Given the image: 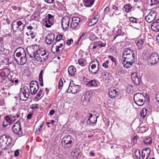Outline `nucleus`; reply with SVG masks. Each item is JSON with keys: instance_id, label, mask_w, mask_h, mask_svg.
Here are the masks:
<instances>
[{"instance_id": "obj_1", "label": "nucleus", "mask_w": 159, "mask_h": 159, "mask_svg": "<svg viewBox=\"0 0 159 159\" xmlns=\"http://www.w3.org/2000/svg\"><path fill=\"white\" fill-rule=\"evenodd\" d=\"M27 51L31 58L34 57L37 61L44 62L48 59V54L44 49L40 48L39 45L34 44L27 48Z\"/></svg>"}, {"instance_id": "obj_2", "label": "nucleus", "mask_w": 159, "mask_h": 159, "mask_svg": "<svg viewBox=\"0 0 159 159\" xmlns=\"http://www.w3.org/2000/svg\"><path fill=\"white\" fill-rule=\"evenodd\" d=\"M16 57L14 56L15 60L20 65L24 64L26 61V54L24 49L21 47H18L15 52Z\"/></svg>"}, {"instance_id": "obj_3", "label": "nucleus", "mask_w": 159, "mask_h": 159, "mask_svg": "<svg viewBox=\"0 0 159 159\" xmlns=\"http://www.w3.org/2000/svg\"><path fill=\"white\" fill-rule=\"evenodd\" d=\"M62 43H57V42L55 43L52 45V51L54 53L57 55H60L62 53V50L64 48V46L65 42L64 40H62Z\"/></svg>"}, {"instance_id": "obj_4", "label": "nucleus", "mask_w": 159, "mask_h": 159, "mask_svg": "<svg viewBox=\"0 0 159 159\" xmlns=\"http://www.w3.org/2000/svg\"><path fill=\"white\" fill-rule=\"evenodd\" d=\"M124 60L135 62V54L133 50L129 48L125 49L123 53Z\"/></svg>"}, {"instance_id": "obj_5", "label": "nucleus", "mask_w": 159, "mask_h": 159, "mask_svg": "<svg viewBox=\"0 0 159 159\" xmlns=\"http://www.w3.org/2000/svg\"><path fill=\"white\" fill-rule=\"evenodd\" d=\"M89 72L93 75L98 73L99 71V64L98 60L97 59L94 60L90 64L89 68Z\"/></svg>"}, {"instance_id": "obj_6", "label": "nucleus", "mask_w": 159, "mask_h": 159, "mask_svg": "<svg viewBox=\"0 0 159 159\" xmlns=\"http://www.w3.org/2000/svg\"><path fill=\"white\" fill-rule=\"evenodd\" d=\"M73 139L70 135L65 136L62 139L61 143L64 145L65 148L67 149L70 148L73 145Z\"/></svg>"}, {"instance_id": "obj_7", "label": "nucleus", "mask_w": 159, "mask_h": 159, "mask_svg": "<svg viewBox=\"0 0 159 159\" xmlns=\"http://www.w3.org/2000/svg\"><path fill=\"white\" fill-rule=\"evenodd\" d=\"M134 99L135 103L139 106H142L145 102V98L142 93H138L134 95Z\"/></svg>"}, {"instance_id": "obj_8", "label": "nucleus", "mask_w": 159, "mask_h": 159, "mask_svg": "<svg viewBox=\"0 0 159 159\" xmlns=\"http://www.w3.org/2000/svg\"><path fill=\"white\" fill-rule=\"evenodd\" d=\"M25 24L20 20H14L12 23V26L14 31H21L23 29Z\"/></svg>"}, {"instance_id": "obj_9", "label": "nucleus", "mask_w": 159, "mask_h": 159, "mask_svg": "<svg viewBox=\"0 0 159 159\" xmlns=\"http://www.w3.org/2000/svg\"><path fill=\"white\" fill-rule=\"evenodd\" d=\"M11 141V137L5 134L3 135L0 138V147L4 146L5 145L7 146L9 145L11 143L10 142Z\"/></svg>"}, {"instance_id": "obj_10", "label": "nucleus", "mask_w": 159, "mask_h": 159, "mask_svg": "<svg viewBox=\"0 0 159 159\" xmlns=\"http://www.w3.org/2000/svg\"><path fill=\"white\" fill-rule=\"evenodd\" d=\"M12 129L14 133L18 136H22V131L20 126V123L19 121L16 122L13 126Z\"/></svg>"}, {"instance_id": "obj_11", "label": "nucleus", "mask_w": 159, "mask_h": 159, "mask_svg": "<svg viewBox=\"0 0 159 159\" xmlns=\"http://www.w3.org/2000/svg\"><path fill=\"white\" fill-rule=\"evenodd\" d=\"M80 18L78 17L73 18L71 23H70V27L73 29H77L80 27L79 23L80 22Z\"/></svg>"}, {"instance_id": "obj_12", "label": "nucleus", "mask_w": 159, "mask_h": 159, "mask_svg": "<svg viewBox=\"0 0 159 159\" xmlns=\"http://www.w3.org/2000/svg\"><path fill=\"white\" fill-rule=\"evenodd\" d=\"M157 15L156 12L154 11H151L145 17L147 22L150 23L152 22L156 18Z\"/></svg>"}, {"instance_id": "obj_13", "label": "nucleus", "mask_w": 159, "mask_h": 159, "mask_svg": "<svg viewBox=\"0 0 159 159\" xmlns=\"http://www.w3.org/2000/svg\"><path fill=\"white\" fill-rule=\"evenodd\" d=\"M30 89L31 94L34 95L36 93L39 89V85L36 81H32L30 84Z\"/></svg>"}, {"instance_id": "obj_14", "label": "nucleus", "mask_w": 159, "mask_h": 159, "mask_svg": "<svg viewBox=\"0 0 159 159\" xmlns=\"http://www.w3.org/2000/svg\"><path fill=\"white\" fill-rule=\"evenodd\" d=\"M70 17L68 16H64L61 20V25L63 29H66L69 26Z\"/></svg>"}, {"instance_id": "obj_15", "label": "nucleus", "mask_w": 159, "mask_h": 159, "mask_svg": "<svg viewBox=\"0 0 159 159\" xmlns=\"http://www.w3.org/2000/svg\"><path fill=\"white\" fill-rule=\"evenodd\" d=\"M54 16L50 14L47 15V18L45 19V26L47 28H49L53 25Z\"/></svg>"}, {"instance_id": "obj_16", "label": "nucleus", "mask_w": 159, "mask_h": 159, "mask_svg": "<svg viewBox=\"0 0 159 159\" xmlns=\"http://www.w3.org/2000/svg\"><path fill=\"white\" fill-rule=\"evenodd\" d=\"M9 73L10 71L8 68L0 70V77L3 81L8 76Z\"/></svg>"}, {"instance_id": "obj_17", "label": "nucleus", "mask_w": 159, "mask_h": 159, "mask_svg": "<svg viewBox=\"0 0 159 159\" xmlns=\"http://www.w3.org/2000/svg\"><path fill=\"white\" fill-rule=\"evenodd\" d=\"M93 49L94 50L96 48L99 49L100 48L104 47L106 46V43L104 42L101 41H96L93 44Z\"/></svg>"}, {"instance_id": "obj_18", "label": "nucleus", "mask_w": 159, "mask_h": 159, "mask_svg": "<svg viewBox=\"0 0 159 159\" xmlns=\"http://www.w3.org/2000/svg\"><path fill=\"white\" fill-rule=\"evenodd\" d=\"M151 64L152 65L155 64L159 61V56L158 54L155 52L153 53L150 56Z\"/></svg>"}, {"instance_id": "obj_19", "label": "nucleus", "mask_w": 159, "mask_h": 159, "mask_svg": "<svg viewBox=\"0 0 159 159\" xmlns=\"http://www.w3.org/2000/svg\"><path fill=\"white\" fill-rule=\"evenodd\" d=\"M131 79L134 83L135 85H139L140 84V81L139 76L137 73H133L131 75Z\"/></svg>"}, {"instance_id": "obj_20", "label": "nucleus", "mask_w": 159, "mask_h": 159, "mask_svg": "<svg viewBox=\"0 0 159 159\" xmlns=\"http://www.w3.org/2000/svg\"><path fill=\"white\" fill-rule=\"evenodd\" d=\"M99 114L97 113L95 111H91L90 113H88L87 116L88 119H97L99 116Z\"/></svg>"}, {"instance_id": "obj_21", "label": "nucleus", "mask_w": 159, "mask_h": 159, "mask_svg": "<svg viewBox=\"0 0 159 159\" xmlns=\"http://www.w3.org/2000/svg\"><path fill=\"white\" fill-rule=\"evenodd\" d=\"M151 152V149L149 148H146L143 150L142 156L143 159H147Z\"/></svg>"}, {"instance_id": "obj_22", "label": "nucleus", "mask_w": 159, "mask_h": 159, "mask_svg": "<svg viewBox=\"0 0 159 159\" xmlns=\"http://www.w3.org/2000/svg\"><path fill=\"white\" fill-rule=\"evenodd\" d=\"M54 35L53 34H48L45 38L46 42L48 44H51L53 42L54 39Z\"/></svg>"}, {"instance_id": "obj_23", "label": "nucleus", "mask_w": 159, "mask_h": 159, "mask_svg": "<svg viewBox=\"0 0 159 159\" xmlns=\"http://www.w3.org/2000/svg\"><path fill=\"white\" fill-rule=\"evenodd\" d=\"M152 29L156 32L159 31V19L157 20L152 23L151 25Z\"/></svg>"}, {"instance_id": "obj_24", "label": "nucleus", "mask_w": 159, "mask_h": 159, "mask_svg": "<svg viewBox=\"0 0 159 159\" xmlns=\"http://www.w3.org/2000/svg\"><path fill=\"white\" fill-rule=\"evenodd\" d=\"M118 92L115 89L111 88L109 91V95L111 98H114L116 97V95L118 94Z\"/></svg>"}, {"instance_id": "obj_25", "label": "nucleus", "mask_w": 159, "mask_h": 159, "mask_svg": "<svg viewBox=\"0 0 159 159\" xmlns=\"http://www.w3.org/2000/svg\"><path fill=\"white\" fill-rule=\"evenodd\" d=\"M135 62L124 60L122 64L124 67L126 68H130Z\"/></svg>"}, {"instance_id": "obj_26", "label": "nucleus", "mask_w": 159, "mask_h": 159, "mask_svg": "<svg viewBox=\"0 0 159 159\" xmlns=\"http://www.w3.org/2000/svg\"><path fill=\"white\" fill-rule=\"evenodd\" d=\"M99 17L98 15L95 16L89 22L88 25L89 26H91L96 24L98 21Z\"/></svg>"}, {"instance_id": "obj_27", "label": "nucleus", "mask_w": 159, "mask_h": 159, "mask_svg": "<svg viewBox=\"0 0 159 159\" xmlns=\"http://www.w3.org/2000/svg\"><path fill=\"white\" fill-rule=\"evenodd\" d=\"M82 155V153L80 152L79 148L76 149L74 150L73 156L75 157V159H80Z\"/></svg>"}, {"instance_id": "obj_28", "label": "nucleus", "mask_w": 159, "mask_h": 159, "mask_svg": "<svg viewBox=\"0 0 159 159\" xmlns=\"http://www.w3.org/2000/svg\"><path fill=\"white\" fill-rule=\"evenodd\" d=\"M145 39H139L138 40L135 41L136 45L139 49H142L143 44L144 42H145Z\"/></svg>"}, {"instance_id": "obj_29", "label": "nucleus", "mask_w": 159, "mask_h": 159, "mask_svg": "<svg viewBox=\"0 0 159 159\" xmlns=\"http://www.w3.org/2000/svg\"><path fill=\"white\" fill-rule=\"evenodd\" d=\"M98 84V81L95 80H90L86 83V85L90 87H97Z\"/></svg>"}, {"instance_id": "obj_30", "label": "nucleus", "mask_w": 159, "mask_h": 159, "mask_svg": "<svg viewBox=\"0 0 159 159\" xmlns=\"http://www.w3.org/2000/svg\"><path fill=\"white\" fill-rule=\"evenodd\" d=\"M90 97L91 95L90 92L88 91L85 92L83 96V101L84 102V101L87 102H89Z\"/></svg>"}, {"instance_id": "obj_31", "label": "nucleus", "mask_w": 159, "mask_h": 159, "mask_svg": "<svg viewBox=\"0 0 159 159\" xmlns=\"http://www.w3.org/2000/svg\"><path fill=\"white\" fill-rule=\"evenodd\" d=\"M68 72L71 76H73L74 75L76 72V69L73 66H70L68 69Z\"/></svg>"}, {"instance_id": "obj_32", "label": "nucleus", "mask_w": 159, "mask_h": 159, "mask_svg": "<svg viewBox=\"0 0 159 159\" xmlns=\"http://www.w3.org/2000/svg\"><path fill=\"white\" fill-rule=\"evenodd\" d=\"M95 0H84V4L87 7H91L94 3Z\"/></svg>"}, {"instance_id": "obj_33", "label": "nucleus", "mask_w": 159, "mask_h": 159, "mask_svg": "<svg viewBox=\"0 0 159 159\" xmlns=\"http://www.w3.org/2000/svg\"><path fill=\"white\" fill-rule=\"evenodd\" d=\"M20 90V93L29 95L30 94L29 89L26 86H25L23 88H21Z\"/></svg>"}, {"instance_id": "obj_34", "label": "nucleus", "mask_w": 159, "mask_h": 159, "mask_svg": "<svg viewBox=\"0 0 159 159\" xmlns=\"http://www.w3.org/2000/svg\"><path fill=\"white\" fill-rule=\"evenodd\" d=\"M78 62L80 65L82 66H84L87 65L86 60L83 58H80L78 60Z\"/></svg>"}, {"instance_id": "obj_35", "label": "nucleus", "mask_w": 159, "mask_h": 159, "mask_svg": "<svg viewBox=\"0 0 159 159\" xmlns=\"http://www.w3.org/2000/svg\"><path fill=\"white\" fill-rule=\"evenodd\" d=\"M29 95L25 94L22 93L20 92V99L23 101H25L27 100Z\"/></svg>"}, {"instance_id": "obj_36", "label": "nucleus", "mask_w": 159, "mask_h": 159, "mask_svg": "<svg viewBox=\"0 0 159 159\" xmlns=\"http://www.w3.org/2000/svg\"><path fill=\"white\" fill-rule=\"evenodd\" d=\"M97 120H87L86 123L87 125L94 126L97 123Z\"/></svg>"}, {"instance_id": "obj_37", "label": "nucleus", "mask_w": 159, "mask_h": 159, "mask_svg": "<svg viewBox=\"0 0 159 159\" xmlns=\"http://www.w3.org/2000/svg\"><path fill=\"white\" fill-rule=\"evenodd\" d=\"M152 139L150 137H147L143 140V142L145 144H151L152 143Z\"/></svg>"}, {"instance_id": "obj_38", "label": "nucleus", "mask_w": 159, "mask_h": 159, "mask_svg": "<svg viewBox=\"0 0 159 159\" xmlns=\"http://www.w3.org/2000/svg\"><path fill=\"white\" fill-rule=\"evenodd\" d=\"M13 84V80H11L8 81L5 84V87L6 89H7L10 88L12 85H14Z\"/></svg>"}, {"instance_id": "obj_39", "label": "nucleus", "mask_w": 159, "mask_h": 159, "mask_svg": "<svg viewBox=\"0 0 159 159\" xmlns=\"http://www.w3.org/2000/svg\"><path fill=\"white\" fill-rule=\"evenodd\" d=\"M112 8L115 10V11L116 12V13L114 12L112 14V16H113L114 14H115L116 15H118L120 13V11L119 10L118 7H116L115 5H113Z\"/></svg>"}, {"instance_id": "obj_40", "label": "nucleus", "mask_w": 159, "mask_h": 159, "mask_svg": "<svg viewBox=\"0 0 159 159\" xmlns=\"http://www.w3.org/2000/svg\"><path fill=\"white\" fill-rule=\"evenodd\" d=\"M147 113V110L146 108H143L140 113L141 117V118H145Z\"/></svg>"}, {"instance_id": "obj_41", "label": "nucleus", "mask_w": 159, "mask_h": 159, "mask_svg": "<svg viewBox=\"0 0 159 159\" xmlns=\"http://www.w3.org/2000/svg\"><path fill=\"white\" fill-rule=\"evenodd\" d=\"M71 88L73 90V93L75 94L80 90V86L78 85H74L72 87H71Z\"/></svg>"}, {"instance_id": "obj_42", "label": "nucleus", "mask_w": 159, "mask_h": 159, "mask_svg": "<svg viewBox=\"0 0 159 159\" xmlns=\"http://www.w3.org/2000/svg\"><path fill=\"white\" fill-rule=\"evenodd\" d=\"M43 70H41L39 75V84L41 86H43Z\"/></svg>"}, {"instance_id": "obj_43", "label": "nucleus", "mask_w": 159, "mask_h": 159, "mask_svg": "<svg viewBox=\"0 0 159 159\" xmlns=\"http://www.w3.org/2000/svg\"><path fill=\"white\" fill-rule=\"evenodd\" d=\"M124 8L125 9V11L126 12H129L130 11L131 9H132V7L130 4L125 5L124 7Z\"/></svg>"}, {"instance_id": "obj_44", "label": "nucleus", "mask_w": 159, "mask_h": 159, "mask_svg": "<svg viewBox=\"0 0 159 159\" xmlns=\"http://www.w3.org/2000/svg\"><path fill=\"white\" fill-rule=\"evenodd\" d=\"M89 38L90 40L93 41L96 39L97 37L93 33L90 32Z\"/></svg>"}, {"instance_id": "obj_45", "label": "nucleus", "mask_w": 159, "mask_h": 159, "mask_svg": "<svg viewBox=\"0 0 159 159\" xmlns=\"http://www.w3.org/2000/svg\"><path fill=\"white\" fill-rule=\"evenodd\" d=\"M63 37V36L61 35H57L56 39V40L57 41L56 42H57V43H60L59 42H61V43H62V40H63V39H61Z\"/></svg>"}, {"instance_id": "obj_46", "label": "nucleus", "mask_w": 159, "mask_h": 159, "mask_svg": "<svg viewBox=\"0 0 159 159\" xmlns=\"http://www.w3.org/2000/svg\"><path fill=\"white\" fill-rule=\"evenodd\" d=\"M11 123V120H4L3 122V126L6 127Z\"/></svg>"}, {"instance_id": "obj_47", "label": "nucleus", "mask_w": 159, "mask_h": 159, "mask_svg": "<svg viewBox=\"0 0 159 159\" xmlns=\"http://www.w3.org/2000/svg\"><path fill=\"white\" fill-rule=\"evenodd\" d=\"M109 61L107 60L106 62H103L102 63V66L106 69H107L108 68V64L109 63Z\"/></svg>"}, {"instance_id": "obj_48", "label": "nucleus", "mask_w": 159, "mask_h": 159, "mask_svg": "<svg viewBox=\"0 0 159 159\" xmlns=\"http://www.w3.org/2000/svg\"><path fill=\"white\" fill-rule=\"evenodd\" d=\"M135 155L137 159H140V151L139 150H136L135 152Z\"/></svg>"}, {"instance_id": "obj_49", "label": "nucleus", "mask_w": 159, "mask_h": 159, "mask_svg": "<svg viewBox=\"0 0 159 159\" xmlns=\"http://www.w3.org/2000/svg\"><path fill=\"white\" fill-rule=\"evenodd\" d=\"M151 6L156 5L159 3V0H151Z\"/></svg>"}, {"instance_id": "obj_50", "label": "nucleus", "mask_w": 159, "mask_h": 159, "mask_svg": "<svg viewBox=\"0 0 159 159\" xmlns=\"http://www.w3.org/2000/svg\"><path fill=\"white\" fill-rule=\"evenodd\" d=\"M130 21L132 23H137V19L136 18H134L133 17H131L129 18Z\"/></svg>"}, {"instance_id": "obj_51", "label": "nucleus", "mask_w": 159, "mask_h": 159, "mask_svg": "<svg viewBox=\"0 0 159 159\" xmlns=\"http://www.w3.org/2000/svg\"><path fill=\"white\" fill-rule=\"evenodd\" d=\"M108 57L111 59L113 62L114 63L115 66H116V58L111 56H109Z\"/></svg>"}, {"instance_id": "obj_52", "label": "nucleus", "mask_w": 159, "mask_h": 159, "mask_svg": "<svg viewBox=\"0 0 159 159\" xmlns=\"http://www.w3.org/2000/svg\"><path fill=\"white\" fill-rule=\"evenodd\" d=\"M43 91L41 89H40V90L39 91L38 93L36 95L35 99H38L39 98L42 94Z\"/></svg>"}, {"instance_id": "obj_53", "label": "nucleus", "mask_w": 159, "mask_h": 159, "mask_svg": "<svg viewBox=\"0 0 159 159\" xmlns=\"http://www.w3.org/2000/svg\"><path fill=\"white\" fill-rule=\"evenodd\" d=\"M63 85V83L61 78L59 81L58 88L60 89Z\"/></svg>"}, {"instance_id": "obj_54", "label": "nucleus", "mask_w": 159, "mask_h": 159, "mask_svg": "<svg viewBox=\"0 0 159 159\" xmlns=\"http://www.w3.org/2000/svg\"><path fill=\"white\" fill-rule=\"evenodd\" d=\"M73 43V39H70L67 40L66 44L68 45H70Z\"/></svg>"}, {"instance_id": "obj_55", "label": "nucleus", "mask_w": 159, "mask_h": 159, "mask_svg": "<svg viewBox=\"0 0 159 159\" xmlns=\"http://www.w3.org/2000/svg\"><path fill=\"white\" fill-rule=\"evenodd\" d=\"M39 107V105L37 104H34L31 105V108L32 109H34L36 108H38Z\"/></svg>"}, {"instance_id": "obj_56", "label": "nucleus", "mask_w": 159, "mask_h": 159, "mask_svg": "<svg viewBox=\"0 0 159 159\" xmlns=\"http://www.w3.org/2000/svg\"><path fill=\"white\" fill-rule=\"evenodd\" d=\"M71 87L70 85V84H69V88L67 90V92L68 93H70L72 92V93H73V90L72 89H71Z\"/></svg>"}, {"instance_id": "obj_57", "label": "nucleus", "mask_w": 159, "mask_h": 159, "mask_svg": "<svg viewBox=\"0 0 159 159\" xmlns=\"http://www.w3.org/2000/svg\"><path fill=\"white\" fill-rule=\"evenodd\" d=\"M19 154V150H16L15 151L14 155L15 157H17Z\"/></svg>"}, {"instance_id": "obj_58", "label": "nucleus", "mask_w": 159, "mask_h": 159, "mask_svg": "<svg viewBox=\"0 0 159 159\" xmlns=\"http://www.w3.org/2000/svg\"><path fill=\"white\" fill-rule=\"evenodd\" d=\"M156 99L157 102H159V92L157 93L156 94Z\"/></svg>"}, {"instance_id": "obj_59", "label": "nucleus", "mask_w": 159, "mask_h": 159, "mask_svg": "<svg viewBox=\"0 0 159 159\" xmlns=\"http://www.w3.org/2000/svg\"><path fill=\"white\" fill-rule=\"evenodd\" d=\"M5 104L4 99H0V106H3Z\"/></svg>"}, {"instance_id": "obj_60", "label": "nucleus", "mask_w": 159, "mask_h": 159, "mask_svg": "<svg viewBox=\"0 0 159 159\" xmlns=\"http://www.w3.org/2000/svg\"><path fill=\"white\" fill-rule=\"evenodd\" d=\"M109 10H110L109 7H107L105 9V10H104V12L105 13H107L109 11Z\"/></svg>"}, {"instance_id": "obj_61", "label": "nucleus", "mask_w": 159, "mask_h": 159, "mask_svg": "<svg viewBox=\"0 0 159 159\" xmlns=\"http://www.w3.org/2000/svg\"><path fill=\"white\" fill-rule=\"evenodd\" d=\"M54 0H44V1L47 3H52Z\"/></svg>"}, {"instance_id": "obj_62", "label": "nucleus", "mask_w": 159, "mask_h": 159, "mask_svg": "<svg viewBox=\"0 0 159 159\" xmlns=\"http://www.w3.org/2000/svg\"><path fill=\"white\" fill-rule=\"evenodd\" d=\"M87 33V32H86L82 33L79 38V40H80L81 39V38H82V37L85 36L86 34Z\"/></svg>"}, {"instance_id": "obj_63", "label": "nucleus", "mask_w": 159, "mask_h": 159, "mask_svg": "<svg viewBox=\"0 0 159 159\" xmlns=\"http://www.w3.org/2000/svg\"><path fill=\"white\" fill-rule=\"evenodd\" d=\"M55 111L53 110H51L49 112V114L50 115H52L54 113Z\"/></svg>"}, {"instance_id": "obj_64", "label": "nucleus", "mask_w": 159, "mask_h": 159, "mask_svg": "<svg viewBox=\"0 0 159 159\" xmlns=\"http://www.w3.org/2000/svg\"><path fill=\"white\" fill-rule=\"evenodd\" d=\"M18 80L17 79H15V80H13V84H14V85H16L18 83Z\"/></svg>"}]
</instances>
